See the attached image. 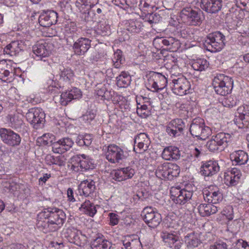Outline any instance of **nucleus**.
<instances>
[{
  "mask_svg": "<svg viewBox=\"0 0 249 249\" xmlns=\"http://www.w3.org/2000/svg\"><path fill=\"white\" fill-rule=\"evenodd\" d=\"M142 23L138 21L131 20L126 26V30L132 33H139L142 29Z\"/></svg>",
  "mask_w": 249,
  "mask_h": 249,
  "instance_id": "51",
  "label": "nucleus"
},
{
  "mask_svg": "<svg viewBox=\"0 0 249 249\" xmlns=\"http://www.w3.org/2000/svg\"><path fill=\"white\" fill-rule=\"evenodd\" d=\"M206 146L210 151L213 152L218 150L220 145L213 136L211 139L207 142Z\"/></svg>",
  "mask_w": 249,
  "mask_h": 249,
  "instance_id": "55",
  "label": "nucleus"
},
{
  "mask_svg": "<svg viewBox=\"0 0 249 249\" xmlns=\"http://www.w3.org/2000/svg\"><path fill=\"white\" fill-rule=\"evenodd\" d=\"M182 21L189 25H199L203 19V12L200 9L195 10L191 7L183 8L180 12Z\"/></svg>",
  "mask_w": 249,
  "mask_h": 249,
  "instance_id": "3",
  "label": "nucleus"
},
{
  "mask_svg": "<svg viewBox=\"0 0 249 249\" xmlns=\"http://www.w3.org/2000/svg\"><path fill=\"white\" fill-rule=\"evenodd\" d=\"M168 163L164 162L158 166L155 174L158 178L161 179H167Z\"/></svg>",
  "mask_w": 249,
  "mask_h": 249,
  "instance_id": "44",
  "label": "nucleus"
},
{
  "mask_svg": "<svg viewBox=\"0 0 249 249\" xmlns=\"http://www.w3.org/2000/svg\"><path fill=\"white\" fill-rule=\"evenodd\" d=\"M185 127V124L182 119H176L172 120L166 126V132L170 136H179Z\"/></svg>",
  "mask_w": 249,
  "mask_h": 249,
  "instance_id": "23",
  "label": "nucleus"
},
{
  "mask_svg": "<svg viewBox=\"0 0 249 249\" xmlns=\"http://www.w3.org/2000/svg\"><path fill=\"white\" fill-rule=\"evenodd\" d=\"M59 75L60 79L68 83L73 79L74 75L73 71L71 68L63 66L59 68Z\"/></svg>",
  "mask_w": 249,
  "mask_h": 249,
  "instance_id": "38",
  "label": "nucleus"
},
{
  "mask_svg": "<svg viewBox=\"0 0 249 249\" xmlns=\"http://www.w3.org/2000/svg\"><path fill=\"white\" fill-rule=\"evenodd\" d=\"M72 49L76 55H84L91 46V40L87 37H80L72 43Z\"/></svg>",
  "mask_w": 249,
  "mask_h": 249,
  "instance_id": "18",
  "label": "nucleus"
},
{
  "mask_svg": "<svg viewBox=\"0 0 249 249\" xmlns=\"http://www.w3.org/2000/svg\"><path fill=\"white\" fill-rule=\"evenodd\" d=\"M180 156L178 148L176 146H170L165 147L162 153V157L167 160H178Z\"/></svg>",
  "mask_w": 249,
  "mask_h": 249,
  "instance_id": "30",
  "label": "nucleus"
},
{
  "mask_svg": "<svg viewBox=\"0 0 249 249\" xmlns=\"http://www.w3.org/2000/svg\"><path fill=\"white\" fill-rule=\"evenodd\" d=\"M158 40L159 43H161L167 47L172 46L175 42V38L171 37L167 38H160L158 39Z\"/></svg>",
  "mask_w": 249,
  "mask_h": 249,
  "instance_id": "58",
  "label": "nucleus"
},
{
  "mask_svg": "<svg viewBox=\"0 0 249 249\" xmlns=\"http://www.w3.org/2000/svg\"><path fill=\"white\" fill-rule=\"evenodd\" d=\"M190 132L193 136L202 140H205L211 134V128L205 125L203 120L201 118L193 120Z\"/></svg>",
  "mask_w": 249,
  "mask_h": 249,
  "instance_id": "5",
  "label": "nucleus"
},
{
  "mask_svg": "<svg viewBox=\"0 0 249 249\" xmlns=\"http://www.w3.org/2000/svg\"><path fill=\"white\" fill-rule=\"evenodd\" d=\"M209 62L204 59H198L192 62V67L195 71H203L209 67Z\"/></svg>",
  "mask_w": 249,
  "mask_h": 249,
  "instance_id": "45",
  "label": "nucleus"
},
{
  "mask_svg": "<svg viewBox=\"0 0 249 249\" xmlns=\"http://www.w3.org/2000/svg\"><path fill=\"white\" fill-rule=\"evenodd\" d=\"M233 121L239 128H249V105L238 107Z\"/></svg>",
  "mask_w": 249,
  "mask_h": 249,
  "instance_id": "8",
  "label": "nucleus"
},
{
  "mask_svg": "<svg viewBox=\"0 0 249 249\" xmlns=\"http://www.w3.org/2000/svg\"><path fill=\"white\" fill-rule=\"evenodd\" d=\"M213 136L220 146H226L231 140V136L229 133L220 132Z\"/></svg>",
  "mask_w": 249,
  "mask_h": 249,
  "instance_id": "43",
  "label": "nucleus"
},
{
  "mask_svg": "<svg viewBox=\"0 0 249 249\" xmlns=\"http://www.w3.org/2000/svg\"><path fill=\"white\" fill-rule=\"evenodd\" d=\"M108 217L110 221V225L114 226L118 224L119 222L118 216L117 214L113 213H108Z\"/></svg>",
  "mask_w": 249,
  "mask_h": 249,
  "instance_id": "60",
  "label": "nucleus"
},
{
  "mask_svg": "<svg viewBox=\"0 0 249 249\" xmlns=\"http://www.w3.org/2000/svg\"><path fill=\"white\" fill-rule=\"evenodd\" d=\"M11 126L15 129H18L23 125V121L20 115H14L10 118Z\"/></svg>",
  "mask_w": 249,
  "mask_h": 249,
  "instance_id": "49",
  "label": "nucleus"
},
{
  "mask_svg": "<svg viewBox=\"0 0 249 249\" xmlns=\"http://www.w3.org/2000/svg\"><path fill=\"white\" fill-rule=\"evenodd\" d=\"M170 193L172 200L179 205H184L190 202L193 194L192 191L175 187L171 188Z\"/></svg>",
  "mask_w": 249,
  "mask_h": 249,
  "instance_id": "13",
  "label": "nucleus"
},
{
  "mask_svg": "<svg viewBox=\"0 0 249 249\" xmlns=\"http://www.w3.org/2000/svg\"><path fill=\"white\" fill-rule=\"evenodd\" d=\"M241 176L240 172L234 168L231 173V175H228L225 178V183L229 186H235L238 182Z\"/></svg>",
  "mask_w": 249,
  "mask_h": 249,
  "instance_id": "37",
  "label": "nucleus"
},
{
  "mask_svg": "<svg viewBox=\"0 0 249 249\" xmlns=\"http://www.w3.org/2000/svg\"><path fill=\"white\" fill-rule=\"evenodd\" d=\"M225 106L228 107H232L236 105V100L231 96L228 97L224 101Z\"/></svg>",
  "mask_w": 249,
  "mask_h": 249,
  "instance_id": "62",
  "label": "nucleus"
},
{
  "mask_svg": "<svg viewBox=\"0 0 249 249\" xmlns=\"http://www.w3.org/2000/svg\"><path fill=\"white\" fill-rule=\"evenodd\" d=\"M197 209L199 213L202 216H209L215 213L218 211L216 206L210 203L209 204H200Z\"/></svg>",
  "mask_w": 249,
  "mask_h": 249,
  "instance_id": "34",
  "label": "nucleus"
},
{
  "mask_svg": "<svg viewBox=\"0 0 249 249\" xmlns=\"http://www.w3.org/2000/svg\"><path fill=\"white\" fill-rule=\"evenodd\" d=\"M222 0H201V8L208 13L215 14L221 10Z\"/></svg>",
  "mask_w": 249,
  "mask_h": 249,
  "instance_id": "19",
  "label": "nucleus"
},
{
  "mask_svg": "<svg viewBox=\"0 0 249 249\" xmlns=\"http://www.w3.org/2000/svg\"><path fill=\"white\" fill-rule=\"evenodd\" d=\"M105 95H104L103 100H111L114 104L118 103V100L123 98V96L119 95L117 92L112 90H107L106 89Z\"/></svg>",
  "mask_w": 249,
  "mask_h": 249,
  "instance_id": "48",
  "label": "nucleus"
},
{
  "mask_svg": "<svg viewBox=\"0 0 249 249\" xmlns=\"http://www.w3.org/2000/svg\"><path fill=\"white\" fill-rule=\"evenodd\" d=\"M51 136L53 137H54L53 135L52 134H45L42 136V139L43 140V144L44 145H48L50 143L52 145V143L53 142V140H49L48 139V138L51 139Z\"/></svg>",
  "mask_w": 249,
  "mask_h": 249,
  "instance_id": "63",
  "label": "nucleus"
},
{
  "mask_svg": "<svg viewBox=\"0 0 249 249\" xmlns=\"http://www.w3.org/2000/svg\"><path fill=\"white\" fill-rule=\"evenodd\" d=\"M222 213L225 216L229 221L232 220L233 219V211L231 206H227L225 207L222 212Z\"/></svg>",
  "mask_w": 249,
  "mask_h": 249,
  "instance_id": "56",
  "label": "nucleus"
},
{
  "mask_svg": "<svg viewBox=\"0 0 249 249\" xmlns=\"http://www.w3.org/2000/svg\"><path fill=\"white\" fill-rule=\"evenodd\" d=\"M118 100V103H116V104L118 105V106H119L121 109H124L125 110L129 109V104L123 96L122 99H120Z\"/></svg>",
  "mask_w": 249,
  "mask_h": 249,
  "instance_id": "61",
  "label": "nucleus"
},
{
  "mask_svg": "<svg viewBox=\"0 0 249 249\" xmlns=\"http://www.w3.org/2000/svg\"><path fill=\"white\" fill-rule=\"evenodd\" d=\"M167 80L160 73L151 71L148 76L147 88L153 92H158L166 87Z\"/></svg>",
  "mask_w": 249,
  "mask_h": 249,
  "instance_id": "6",
  "label": "nucleus"
},
{
  "mask_svg": "<svg viewBox=\"0 0 249 249\" xmlns=\"http://www.w3.org/2000/svg\"><path fill=\"white\" fill-rule=\"evenodd\" d=\"M27 120L35 129L41 128L45 122V114L39 108H30L26 114Z\"/></svg>",
  "mask_w": 249,
  "mask_h": 249,
  "instance_id": "7",
  "label": "nucleus"
},
{
  "mask_svg": "<svg viewBox=\"0 0 249 249\" xmlns=\"http://www.w3.org/2000/svg\"><path fill=\"white\" fill-rule=\"evenodd\" d=\"M160 0H141L139 4L140 8L144 11H147L149 9L157 8L160 2Z\"/></svg>",
  "mask_w": 249,
  "mask_h": 249,
  "instance_id": "47",
  "label": "nucleus"
},
{
  "mask_svg": "<svg viewBox=\"0 0 249 249\" xmlns=\"http://www.w3.org/2000/svg\"><path fill=\"white\" fill-rule=\"evenodd\" d=\"M167 179L172 180L174 177H178L180 173V168L176 164L168 163Z\"/></svg>",
  "mask_w": 249,
  "mask_h": 249,
  "instance_id": "46",
  "label": "nucleus"
},
{
  "mask_svg": "<svg viewBox=\"0 0 249 249\" xmlns=\"http://www.w3.org/2000/svg\"><path fill=\"white\" fill-rule=\"evenodd\" d=\"M82 18L85 21H92L96 18V13L93 12L91 8H88L86 11L82 13Z\"/></svg>",
  "mask_w": 249,
  "mask_h": 249,
  "instance_id": "54",
  "label": "nucleus"
},
{
  "mask_svg": "<svg viewBox=\"0 0 249 249\" xmlns=\"http://www.w3.org/2000/svg\"><path fill=\"white\" fill-rule=\"evenodd\" d=\"M70 238L71 242L80 247L84 246L87 242L86 236L83 234L80 231L78 230L71 231Z\"/></svg>",
  "mask_w": 249,
  "mask_h": 249,
  "instance_id": "35",
  "label": "nucleus"
},
{
  "mask_svg": "<svg viewBox=\"0 0 249 249\" xmlns=\"http://www.w3.org/2000/svg\"><path fill=\"white\" fill-rule=\"evenodd\" d=\"M203 196L205 201L210 203L216 204L222 201V194L217 188L215 190L205 189L203 191Z\"/></svg>",
  "mask_w": 249,
  "mask_h": 249,
  "instance_id": "25",
  "label": "nucleus"
},
{
  "mask_svg": "<svg viewBox=\"0 0 249 249\" xmlns=\"http://www.w3.org/2000/svg\"><path fill=\"white\" fill-rule=\"evenodd\" d=\"M97 29L103 36H106L110 33V25L107 21L100 22L98 24Z\"/></svg>",
  "mask_w": 249,
  "mask_h": 249,
  "instance_id": "52",
  "label": "nucleus"
},
{
  "mask_svg": "<svg viewBox=\"0 0 249 249\" xmlns=\"http://www.w3.org/2000/svg\"><path fill=\"white\" fill-rule=\"evenodd\" d=\"M230 159L238 165L245 164L249 160L248 154L243 150H238L232 152L230 154Z\"/></svg>",
  "mask_w": 249,
  "mask_h": 249,
  "instance_id": "31",
  "label": "nucleus"
},
{
  "mask_svg": "<svg viewBox=\"0 0 249 249\" xmlns=\"http://www.w3.org/2000/svg\"><path fill=\"white\" fill-rule=\"evenodd\" d=\"M225 36L220 32L209 34L205 40V46L207 50L211 52L220 51L225 46Z\"/></svg>",
  "mask_w": 249,
  "mask_h": 249,
  "instance_id": "4",
  "label": "nucleus"
},
{
  "mask_svg": "<svg viewBox=\"0 0 249 249\" xmlns=\"http://www.w3.org/2000/svg\"><path fill=\"white\" fill-rule=\"evenodd\" d=\"M81 211L93 217L97 213L96 206L89 200H86L79 208Z\"/></svg>",
  "mask_w": 249,
  "mask_h": 249,
  "instance_id": "39",
  "label": "nucleus"
},
{
  "mask_svg": "<svg viewBox=\"0 0 249 249\" xmlns=\"http://www.w3.org/2000/svg\"><path fill=\"white\" fill-rule=\"evenodd\" d=\"M111 174L114 179L121 181L131 178L135 174V170L132 167L127 166L114 170Z\"/></svg>",
  "mask_w": 249,
  "mask_h": 249,
  "instance_id": "22",
  "label": "nucleus"
},
{
  "mask_svg": "<svg viewBox=\"0 0 249 249\" xmlns=\"http://www.w3.org/2000/svg\"><path fill=\"white\" fill-rule=\"evenodd\" d=\"M107 160L112 163H120L127 158V153L115 144H110L106 152Z\"/></svg>",
  "mask_w": 249,
  "mask_h": 249,
  "instance_id": "9",
  "label": "nucleus"
},
{
  "mask_svg": "<svg viewBox=\"0 0 249 249\" xmlns=\"http://www.w3.org/2000/svg\"><path fill=\"white\" fill-rule=\"evenodd\" d=\"M77 28L76 24L70 22L64 27V35L68 45H71L76 38H77Z\"/></svg>",
  "mask_w": 249,
  "mask_h": 249,
  "instance_id": "27",
  "label": "nucleus"
},
{
  "mask_svg": "<svg viewBox=\"0 0 249 249\" xmlns=\"http://www.w3.org/2000/svg\"><path fill=\"white\" fill-rule=\"evenodd\" d=\"M13 61L7 60L0 61V79L3 81H6L8 79V76L10 73L14 71L15 66Z\"/></svg>",
  "mask_w": 249,
  "mask_h": 249,
  "instance_id": "24",
  "label": "nucleus"
},
{
  "mask_svg": "<svg viewBox=\"0 0 249 249\" xmlns=\"http://www.w3.org/2000/svg\"><path fill=\"white\" fill-rule=\"evenodd\" d=\"M0 137L1 140L8 146L15 147L18 146L21 142V137L10 129L0 128Z\"/></svg>",
  "mask_w": 249,
  "mask_h": 249,
  "instance_id": "12",
  "label": "nucleus"
},
{
  "mask_svg": "<svg viewBox=\"0 0 249 249\" xmlns=\"http://www.w3.org/2000/svg\"><path fill=\"white\" fill-rule=\"evenodd\" d=\"M213 85L218 94L225 96L231 92L233 88V80L231 77L219 74L213 79Z\"/></svg>",
  "mask_w": 249,
  "mask_h": 249,
  "instance_id": "2",
  "label": "nucleus"
},
{
  "mask_svg": "<svg viewBox=\"0 0 249 249\" xmlns=\"http://www.w3.org/2000/svg\"><path fill=\"white\" fill-rule=\"evenodd\" d=\"M52 44L50 42L40 41L33 47V51L37 57L42 60L49 56L52 50Z\"/></svg>",
  "mask_w": 249,
  "mask_h": 249,
  "instance_id": "15",
  "label": "nucleus"
},
{
  "mask_svg": "<svg viewBox=\"0 0 249 249\" xmlns=\"http://www.w3.org/2000/svg\"><path fill=\"white\" fill-rule=\"evenodd\" d=\"M63 210L57 208H48L37 215L36 227L44 233L57 231L66 220Z\"/></svg>",
  "mask_w": 249,
  "mask_h": 249,
  "instance_id": "1",
  "label": "nucleus"
},
{
  "mask_svg": "<svg viewBox=\"0 0 249 249\" xmlns=\"http://www.w3.org/2000/svg\"><path fill=\"white\" fill-rule=\"evenodd\" d=\"M79 160L77 161V165L72 164L71 169L75 171H79L80 169L81 171H87L89 169H92L95 167V164L93 160L90 159L89 156L84 154L79 155L78 157Z\"/></svg>",
  "mask_w": 249,
  "mask_h": 249,
  "instance_id": "17",
  "label": "nucleus"
},
{
  "mask_svg": "<svg viewBox=\"0 0 249 249\" xmlns=\"http://www.w3.org/2000/svg\"><path fill=\"white\" fill-rule=\"evenodd\" d=\"M57 13L54 11L43 12L40 15L38 21L41 26L49 27L57 21Z\"/></svg>",
  "mask_w": 249,
  "mask_h": 249,
  "instance_id": "20",
  "label": "nucleus"
},
{
  "mask_svg": "<svg viewBox=\"0 0 249 249\" xmlns=\"http://www.w3.org/2000/svg\"><path fill=\"white\" fill-rule=\"evenodd\" d=\"M137 113L140 117L142 118H147L150 114L149 110L146 105L139 104L137 106Z\"/></svg>",
  "mask_w": 249,
  "mask_h": 249,
  "instance_id": "53",
  "label": "nucleus"
},
{
  "mask_svg": "<svg viewBox=\"0 0 249 249\" xmlns=\"http://www.w3.org/2000/svg\"><path fill=\"white\" fill-rule=\"evenodd\" d=\"M116 84L120 88L127 87L131 82V77L129 73L125 71H122L116 77Z\"/></svg>",
  "mask_w": 249,
  "mask_h": 249,
  "instance_id": "41",
  "label": "nucleus"
},
{
  "mask_svg": "<svg viewBox=\"0 0 249 249\" xmlns=\"http://www.w3.org/2000/svg\"><path fill=\"white\" fill-rule=\"evenodd\" d=\"M71 138L64 137L52 143V151L55 153H63L69 150L73 145Z\"/></svg>",
  "mask_w": 249,
  "mask_h": 249,
  "instance_id": "16",
  "label": "nucleus"
},
{
  "mask_svg": "<svg viewBox=\"0 0 249 249\" xmlns=\"http://www.w3.org/2000/svg\"><path fill=\"white\" fill-rule=\"evenodd\" d=\"M210 249H228L227 245L225 243H216L211 246Z\"/></svg>",
  "mask_w": 249,
  "mask_h": 249,
  "instance_id": "64",
  "label": "nucleus"
},
{
  "mask_svg": "<svg viewBox=\"0 0 249 249\" xmlns=\"http://www.w3.org/2000/svg\"><path fill=\"white\" fill-rule=\"evenodd\" d=\"M184 241L189 249L196 248L200 244V240L194 232H191L186 235L184 237Z\"/></svg>",
  "mask_w": 249,
  "mask_h": 249,
  "instance_id": "42",
  "label": "nucleus"
},
{
  "mask_svg": "<svg viewBox=\"0 0 249 249\" xmlns=\"http://www.w3.org/2000/svg\"><path fill=\"white\" fill-rule=\"evenodd\" d=\"M142 215L144 222L152 228H156L161 221V214L152 207H145Z\"/></svg>",
  "mask_w": 249,
  "mask_h": 249,
  "instance_id": "11",
  "label": "nucleus"
},
{
  "mask_svg": "<svg viewBox=\"0 0 249 249\" xmlns=\"http://www.w3.org/2000/svg\"><path fill=\"white\" fill-rule=\"evenodd\" d=\"M95 190V182L91 179H87L81 182L78 185V193L80 196H89Z\"/></svg>",
  "mask_w": 249,
  "mask_h": 249,
  "instance_id": "29",
  "label": "nucleus"
},
{
  "mask_svg": "<svg viewBox=\"0 0 249 249\" xmlns=\"http://www.w3.org/2000/svg\"><path fill=\"white\" fill-rule=\"evenodd\" d=\"M220 166L217 161L210 160L203 162L200 168L201 174L205 177H211L219 171Z\"/></svg>",
  "mask_w": 249,
  "mask_h": 249,
  "instance_id": "21",
  "label": "nucleus"
},
{
  "mask_svg": "<svg viewBox=\"0 0 249 249\" xmlns=\"http://www.w3.org/2000/svg\"><path fill=\"white\" fill-rule=\"evenodd\" d=\"M22 50V44L18 41H14L5 47L3 52L4 54H9L10 56H15Z\"/></svg>",
  "mask_w": 249,
  "mask_h": 249,
  "instance_id": "32",
  "label": "nucleus"
},
{
  "mask_svg": "<svg viewBox=\"0 0 249 249\" xmlns=\"http://www.w3.org/2000/svg\"><path fill=\"white\" fill-rule=\"evenodd\" d=\"M161 236L163 241L167 243L170 248L179 249L181 247L182 244L179 239V237L174 233L167 231L162 232Z\"/></svg>",
  "mask_w": 249,
  "mask_h": 249,
  "instance_id": "28",
  "label": "nucleus"
},
{
  "mask_svg": "<svg viewBox=\"0 0 249 249\" xmlns=\"http://www.w3.org/2000/svg\"><path fill=\"white\" fill-rule=\"evenodd\" d=\"M111 245V243L106 239L103 235L96 237L91 243L92 249H110Z\"/></svg>",
  "mask_w": 249,
  "mask_h": 249,
  "instance_id": "33",
  "label": "nucleus"
},
{
  "mask_svg": "<svg viewBox=\"0 0 249 249\" xmlns=\"http://www.w3.org/2000/svg\"><path fill=\"white\" fill-rule=\"evenodd\" d=\"M124 249H141L142 244L139 239H131L129 237L123 240Z\"/></svg>",
  "mask_w": 249,
  "mask_h": 249,
  "instance_id": "40",
  "label": "nucleus"
},
{
  "mask_svg": "<svg viewBox=\"0 0 249 249\" xmlns=\"http://www.w3.org/2000/svg\"><path fill=\"white\" fill-rule=\"evenodd\" d=\"M91 9L93 13H96V16L101 15L103 14V12L105 11L103 6L101 4H99L98 3L91 7Z\"/></svg>",
  "mask_w": 249,
  "mask_h": 249,
  "instance_id": "59",
  "label": "nucleus"
},
{
  "mask_svg": "<svg viewBox=\"0 0 249 249\" xmlns=\"http://www.w3.org/2000/svg\"><path fill=\"white\" fill-rule=\"evenodd\" d=\"M150 142L147 134L141 133L135 137L134 151L138 153H142L148 149Z\"/></svg>",
  "mask_w": 249,
  "mask_h": 249,
  "instance_id": "14",
  "label": "nucleus"
},
{
  "mask_svg": "<svg viewBox=\"0 0 249 249\" xmlns=\"http://www.w3.org/2000/svg\"><path fill=\"white\" fill-rule=\"evenodd\" d=\"M95 114L91 111H88L82 117V120L87 124H90L92 121L94 120Z\"/></svg>",
  "mask_w": 249,
  "mask_h": 249,
  "instance_id": "57",
  "label": "nucleus"
},
{
  "mask_svg": "<svg viewBox=\"0 0 249 249\" xmlns=\"http://www.w3.org/2000/svg\"><path fill=\"white\" fill-rule=\"evenodd\" d=\"M122 53L123 52L119 49L117 50L114 53L112 60L113 66L115 68H120L121 65L124 61V58L123 57Z\"/></svg>",
  "mask_w": 249,
  "mask_h": 249,
  "instance_id": "50",
  "label": "nucleus"
},
{
  "mask_svg": "<svg viewBox=\"0 0 249 249\" xmlns=\"http://www.w3.org/2000/svg\"><path fill=\"white\" fill-rule=\"evenodd\" d=\"M170 85L173 93L177 95L182 96L190 92V82L182 75L173 79Z\"/></svg>",
  "mask_w": 249,
  "mask_h": 249,
  "instance_id": "10",
  "label": "nucleus"
},
{
  "mask_svg": "<svg viewBox=\"0 0 249 249\" xmlns=\"http://www.w3.org/2000/svg\"><path fill=\"white\" fill-rule=\"evenodd\" d=\"M82 96L81 90L76 88H74L71 90L62 93L60 97V103L62 106H66L72 100L78 99Z\"/></svg>",
  "mask_w": 249,
  "mask_h": 249,
  "instance_id": "26",
  "label": "nucleus"
},
{
  "mask_svg": "<svg viewBox=\"0 0 249 249\" xmlns=\"http://www.w3.org/2000/svg\"><path fill=\"white\" fill-rule=\"evenodd\" d=\"M45 161L47 164L49 165H56L59 166H64L66 163V159L63 156H54L51 155H47Z\"/></svg>",
  "mask_w": 249,
  "mask_h": 249,
  "instance_id": "36",
  "label": "nucleus"
}]
</instances>
